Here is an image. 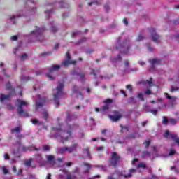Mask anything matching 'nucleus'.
I'll use <instances>...</instances> for the list:
<instances>
[{"mask_svg":"<svg viewBox=\"0 0 179 179\" xmlns=\"http://www.w3.org/2000/svg\"><path fill=\"white\" fill-rule=\"evenodd\" d=\"M116 50H118L120 54L128 55L129 51H131V42L129 39H125L124 36L119 37L116 43Z\"/></svg>","mask_w":179,"mask_h":179,"instance_id":"obj_1","label":"nucleus"},{"mask_svg":"<svg viewBox=\"0 0 179 179\" xmlns=\"http://www.w3.org/2000/svg\"><path fill=\"white\" fill-rule=\"evenodd\" d=\"M6 90H10V94L7 95L1 94L0 95V103L1 106H5V104H6L8 108H9L10 110H13V106H12L10 103H8V102L9 101V100H10V96L16 94V92H15V88L12 87L10 83H8L7 84H6Z\"/></svg>","mask_w":179,"mask_h":179,"instance_id":"obj_2","label":"nucleus"},{"mask_svg":"<svg viewBox=\"0 0 179 179\" xmlns=\"http://www.w3.org/2000/svg\"><path fill=\"white\" fill-rule=\"evenodd\" d=\"M65 86V79L59 81L57 87L55 90L56 92L54 93V101L56 107L59 106V99H62L65 96L64 94V87Z\"/></svg>","mask_w":179,"mask_h":179,"instance_id":"obj_3","label":"nucleus"},{"mask_svg":"<svg viewBox=\"0 0 179 179\" xmlns=\"http://www.w3.org/2000/svg\"><path fill=\"white\" fill-rule=\"evenodd\" d=\"M45 30V27H35V30L28 36L29 41H43L44 40L43 33H44Z\"/></svg>","mask_w":179,"mask_h":179,"instance_id":"obj_4","label":"nucleus"},{"mask_svg":"<svg viewBox=\"0 0 179 179\" xmlns=\"http://www.w3.org/2000/svg\"><path fill=\"white\" fill-rule=\"evenodd\" d=\"M17 113L20 117H29L27 108L29 107V102L21 99H17Z\"/></svg>","mask_w":179,"mask_h":179,"instance_id":"obj_5","label":"nucleus"},{"mask_svg":"<svg viewBox=\"0 0 179 179\" xmlns=\"http://www.w3.org/2000/svg\"><path fill=\"white\" fill-rule=\"evenodd\" d=\"M76 128H78V125H73L67 126V128L64 129L62 125L59 124L57 127H52V131H55L56 132H66L67 135H71L73 131H76Z\"/></svg>","mask_w":179,"mask_h":179,"instance_id":"obj_6","label":"nucleus"},{"mask_svg":"<svg viewBox=\"0 0 179 179\" xmlns=\"http://www.w3.org/2000/svg\"><path fill=\"white\" fill-rule=\"evenodd\" d=\"M120 160H121V156L118 155L116 152H112L111 157L109 159L110 166L117 167L118 164H120Z\"/></svg>","mask_w":179,"mask_h":179,"instance_id":"obj_7","label":"nucleus"},{"mask_svg":"<svg viewBox=\"0 0 179 179\" xmlns=\"http://www.w3.org/2000/svg\"><path fill=\"white\" fill-rule=\"evenodd\" d=\"M34 100L36 111H37L38 108H40V107H43V106H44V104H45V102L47 101V99H45V97H42L41 95H37Z\"/></svg>","mask_w":179,"mask_h":179,"instance_id":"obj_8","label":"nucleus"},{"mask_svg":"<svg viewBox=\"0 0 179 179\" xmlns=\"http://www.w3.org/2000/svg\"><path fill=\"white\" fill-rule=\"evenodd\" d=\"M60 68H61V66L59 65H54L50 66L49 68V72L46 73L47 78H48L50 80H54V76H52L51 73H52V72H55L58 71V69H59Z\"/></svg>","mask_w":179,"mask_h":179,"instance_id":"obj_9","label":"nucleus"},{"mask_svg":"<svg viewBox=\"0 0 179 179\" xmlns=\"http://www.w3.org/2000/svg\"><path fill=\"white\" fill-rule=\"evenodd\" d=\"M76 61H73L71 59V55L69 52H66V60H64L62 62V66H68L69 65H75Z\"/></svg>","mask_w":179,"mask_h":179,"instance_id":"obj_10","label":"nucleus"},{"mask_svg":"<svg viewBox=\"0 0 179 179\" xmlns=\"http://www.w3.org/2000/svg\"><path fill=\"white\" fill-rule=\"evenodd\" d=\"M0 72L1 75L4 76V78H6V79L10 78V73H9V71L6 69L5 64L2 62H0Z\"/></svg>","mask_w":179,"mask_h":179,"instance_id":"obj_11","label":"nucleus"},{"mask_svg":"<svg viewBox=\"0 0 179 179\" xmlns=\"http://www.w3.org/2000/svg\"><path fill=\"white\" fill-rule=\"evenodd\" d=\"M82 90H83L82 88L75 85L73 89L72 92L74 94H77V97L78 99H80V100H83V94H82Z\"/></svg>","mask_w":179,"mask_h":179,"instance_id":"obj_12","label":"nucleus"},{"mask_svg":"<svg viewBox=\"0 0 179 179\" xmlns=\"http://www.w3.org/2000/svg\"><path fill=\"white\" fill-rule=\"evenodd\" d=\"M150 32L151 34L152 41L157 43H159V41H160V36L156 33V29L155 28H151Z\"/></svg>","mask_w":179,"mask_h":179,"instance_id":"obj_13","label":"nucleus"},{"mask_svg":"<svg viewBox=\"0 0 179 179\" xmlns=\"http://www.w3.org/2000/svg\"><path fill=\"white\" fill-rule=\"evenodd\" d=\"M71 73L73 76H78L79 80H81V82L85 80V73L80 72L79 69L73 70Z\"/></svg>","mask_w":179,"mask_h":179,"instance_id":"obj_14","label":"nucleus"},{"mask_svg":"<svg viewBox=\"0 0 179 179\" xmlns=\"http://www.w3.org/2000/svg\"><path fill=\"white\" fill-rule=\"evenodd\" d=\"M113 102V100L111 99H106L104 101L103 103H105V106H103L101 109L100 111L102 113V114H106L108 111V109L110 108V104Z\"/></svg>","mask_w":179,"mask_h":179,"instance_id":"obj_15","label":"nucleus"},{"mask_svg":"<svg viewBox=\"0 0 179 179\" xmlns=\"http://www.w3.org/2000/svg\"><path fill=\"white\" fill-rule=\"evenodd\" d=\"M164 96L168 99V100H170V104L172 106H176L177 103L176 102L177 101V97L176 96H171L169 95L168 93H164Z\"/></svg>","mask_w":179,"mask_h":179,"instance_id":"obj_16","label":"nucleus"},{"mask_svg":"<svg viewBox=\"0 0 179 179\" xmlns=\"http://www.w3.org/2000/svg\"><path fill=\"white\" fill-rule=\"evenodd\" d=\"M23 13V11H20V13L16 15H13L10 17V22L12 23V24H15L16 23V20L19 17H22V16H24Z\"/></svg>","mask_w":179,"mask_h":179,"instance_id":"obj_17","label":"nucleus"},{"mask_svg":"<svg viewBox=\"0 0 179 179\" xmlns=\"http://www.w3.org/2000/svg\"><path fill=\"white\" fill-rule=\"evenodd\" d=\"M122 59H121V55H117V57H110V62L113 64V65H114V66H117V64H118L119 62H121Z\"/></svg>","mask_w":179,"mask_h":179,"instance_id":"obj_18","label":"nucleus"},{"mask_svg":"<svg viewBox=\"0 0 179 179\" xmlns=\"http://www.w3.org/2000/svg\"><path fill=\"white\" fill-rule=\"evenodd\" d=\"M38 152V150H40V148H36L34 146L31 147H22V152Z\"/></svg>","mask_w":179,"mask_h":179,"instance_id":"obj_19","label":"nucleus"},{"mask_svg":"<svg viewBox=\"0 0 179 179\" xmlns=\"http://www.w3.org/2000/svg\"><path fill=\"white\" fill-rule=\"evenodd\" d=\"M140 85H145V86H147V87H150L151 86H153V81L152 78H150L147 80L141 81Z\"/></svg>","mask_w":179,"mask_h":179,"instance_id":"obj_20","label":"nucleus"},{"mask_svg":"<svg viewBox=\"0 0 179 179\" xmlns=\"http://www.w3.org/2000/svg\"><path fill=\"white\" fill-rule=\"evenodd\" d=\"M149 62L152 66H155V65H159L162 63V60L160 59L154 58L152 59H149Z\"/></svg>","mask_w":179,"mask_h":179,"instance_id":"obj_21","label":"nucleus"},{"mask_svg":"<svg viewBox=\"0 0 179 179\" xmlns=\"http://www.w3.org/2000/svg\"><path fill=\"white\" fill-rule=\"evenodd\" d=\"M48 27L49 29H50L51 31H52V33H57L58 31V28L55 27V23L54 22V21H51L48 24Z\"/></svg>","mask_w":179,"mask_h":179,"instance_id":"obj_22","label":"nucleus"},{"mask_svg":"<svg viewBox=\"0 0 179 179\" xmlns=\"http://www.w3.org/2000/svg\"><path fill=\"white\" fill-rule=\"evenodd\" d=\"M121 114L118 112H115V115H110V120H112V121L114 122H117L118 121V120H120L121 118Z\"/></svg>","mask_w":179,"mask_h":179,"instance_id":"obj_23","label":"nucleus"},{"mask_svg":"<svg viewBox=\"0 0 179 179\" xmlns=\"http://www.w3.org/2000/svg\"><path fill=\"white\" fill-rule=\"evenodd\" d=\"M134 173H136V169H131L129 170V173L127 175V174L123 175V177H124V178H129L132 177V174H134Z\"/></svg>","mask_w":179,"mask_h":179,"instance_id":"obj_24","label":"nucleus"},{"mask_svg":"<svg viewBox=\"0 0 179 179\" xmlns=\"http://www.w3.org/2000/svg\"><path fill=\"white\" fill-rule=\"evenodd\" d=\"M83 166L87 167V169L84 171V173L85 174H89V173H90V169H92V164H90L89 163L84 162Z\"/></svg>","mask_w":179,"mask_h":179,"instance_id":"obj_25","label":"nucleus"},{"mask_svg":"<svg viewBox=\"0 0 179 179\" xmlns=\"http://www.w3.org/2000/svg\"><path fill=\"white\" fill-rule=\"evenodd\" d=\"M47 162H48V163H52V164H55V157H54V155H48Z\"/></svg>","mask_w":179,"mask_h":179,"instance_id":"obj_26","label":"nucleus"},{"mask_svg":"<svg viewBox=\"0 0 179 179\" xmlns=\"http://www.w3.org/2000/svg\"><path fill=\"white\" fill-rule=\"evenodd\" d=\"M76 146H78V143L73 144L71 147L68 148L67 147V151L69 153H73V152H75V149H76Z\"/></svg>","mask_w":179,"mask_h":179,"instance_id":"obj_27","label":"nucleus"},{"mask_svg":"<svg viewBox=\"0 0 179 179\" xmlns=\"http://www.w3.org/2000/svg\"><path fill=\"white\" fill-rule=\"evenodd\" d=\"M83 153H85L88 159H90V160H92V155H90V151H89V148H84Z\"/></svg>","mask_w":179,"mask_h":179,"instance_id":"obj_28","label":"nucleus"},{"mask_svg":"<svg viewBox=\"0 0 179 179\" xmlns=\"http://www.w3.org/2000/svg\"><path fill=\"white\" fill-rule=\"evenodd\" d=\"M150 156V152L149 151H143L141 155L142 159H146V157H149Z\"/></svg>","mask_w":179,"mask_h":179,"instance_id":"obj_29","label":"nucleus"},{"mask_svg":"<svg viewBox=\"0 0 179 179\" xmlns=\"http://www.w3.org/2000/svg\"><path fill=\"white\" fill-rule=\"evenodd\" d=\"M31 77L26 76H21V81L22 82H28V80H31Z\"/></svg>","mask_w":179,"mask_h":179,"instance_id":"obj_30","label":"nucleus"},{"mask_svg":"<svg viewBox=\"0 0 179 179\" xmlns=\"http://www.w3.org/2000/svg\"><path fill=\"white\" fill-rule=\"evenodd\" d=\"M59 8H69V4L64 3V1L59 2Z\"/></svg>","mask_w":179,"mask_h":179,"instance_id":"obj_31","label":"nucleus"},{"mask_svg":"<svg viewBox=\"0 0 179 179\" xmlns=\"http://www.w3.org/2000/svg\"><path fill=\"white\" fill-rule=\"evenodd\" d=\"M52 13H54V10L52 9L45 11V15L48 19L50 17V16H51Z\"/></svg>","mask_w":179,"mask_h":179,"instance_id":"obj_32","label":"nucleus"},{"mask_svg":"<svg viewBox=\"0 0 179 179\" xmlns=\"http://www.w3.org/2000/svg\"><path fill=\"white\" fill-rule=\"evenodd\" d=\"M31 122H32L34 125H43V122H38L37 119H32Z\"/></svg>","mask_w":179,"mask_h":179,"instance_id":"obj_33","label":"nucleus"},{"mask_svg":"<svg viewBox=\"0 0 179 179\" xmlns=\"http://www.w3.org/2000/svg\"><path fill=\"white\" fill-rule=\"evenodd\" d=\"M60 138V142H62V143H65V142H67L68 139H69V136H66L65 138L62 137V136H57Z\"/></svg>","mask_w":179,"mask_h":179,"instance_id":"obj_34","label":"nucleus"},{"mask_svg":"<svg viewBox=\"0 0 179 179\" xmlns=\"http://www.w3.org/2000/svg\"><path fill=\"white\" fill-rule=\"evenodd\" d=\"M42 115L43 116V118L45 121L48 119V112L45 110H43L42 112Z\"/></svg>","mask_w":179,"mask_h":179,"instance_id":"obj_35","label":"nucleus"},{"mask_svg":"<svg viewBox=\"0 0 179 179\" xmlns=\"http://www.w3.org/2000/svg\"><path fill=\"white\" fill-rule=\"evenodd\" d=\"M178 90H179L178 87H174V86H171L169 89V92H171V93H174V92H178Z\"/></svg>","mask_w":179,"mask_h":179,"instance_id":"obj_36","label":"nucleus"},{"mask_svg":"<svg viewBox=\"0 0 179 179\" xmlns=\"http://www.w3.org/2000/svg\"><path fill=\"white\" fill-rule=\"evenodd\" d=\"M162 123H163L164 125H169V120H168L167 117L163 116V117H162Z\"/></svg>","mask_w":179,"mask_h":179,"instance_id":"obj_37","label":"nucleus"},{"mask_svg":"<svg viewBox=\"0 0 179 179\" xmlns=\"http://www.w3.org/2000/svg\"><path fill=\"white\" fill-rule=\"evenodd\" d=\"M0 169H1L3 174H5V175L9 174V170H8V169H6V166H0Z\"/></svg>","mask_w":179,"mask_h":179,"instance_id":"obj_38","label":"nucleus"},{"mask_svg":"<svg viewBox=\"0 0 179 179\" xmlns=\"http://www.w3.org/2000/svg\"><path fill=\"white\" fill-rule=\"evenodd\" d=\"M20 128L18 127L11 129L12 134H20Z\"/></svg>","mask_w":179,"mask_h":179,"instance_id":"obj_39","label":"nucleus"},{"mask_svg":"<svg viewBox=\"0 0 179 179\" xmlns=\"http://www.w3.org/2000/svg\"><path fill=\"white\" fill-rule=\"evenodd\" d=\"M120 128L122 131L128 132V131H129V127L128 126H122L120 124Z\"/></svg>","mask_w":179,"mask_h":179,"instance_id":"obj_40","label":"nucleus"},{"mask_svg":"<svg viewBox=\"0 0 179 179\" xmlns=\"http://www.w3.org/2000/svg\"><path fill=\"white\" fill-rule=\"evenodd\" d=\"M36 160L38 163H41V161L43 160V157H41V155L38 154L36 157Z\"/></svg>","mask_w":179,"mask_h":179,"instance_id":"obj_41","label":"nucleus"},{"mask_svg":"<svg viewBox=\"0 0 179 179\" xmlns=\"http://www.w3.org/2000/svg\"><path fill=\"white\" fill-rule=\"evenodd\" d=\"M100 72V69H96V70H92L90 73L91 75H94V78H96V75Z\"/></svg>","mask_w":179,"mask_h":179,"instance_id":"obj_42","label":"nucleus"},{"mask_svg":"<svg viewBox=\"0 0 179 179\" xmlns=\"http://www.w3.org/2000/svg\"><path fill=\"white\" fill-rule=\"evenodd\" d=\"M89 6H92V5H100V2L97 0H94L90 3H88Z\"/></svg>","mask_w":179,"mask_h":179,"instance_id":"obj_43","label":"nucleus"},{"mask_svg":"<svg viewBox=\"0 0 179 179\" xmlns=\"http://www.w3.org/2000/svg\"><path fill=\"white\" fill-rule=\"evenodd\" d=\"M138 99H140L141 101H145V98L143 97V93L140 92L137 95Z\"/></svg>","mask_w":179,"mask_h":179,"instance_id":"obj_44","label":"nucleus"},{"mask_svg":"<svg viewBox=\"0 0 179 179\" xmlns=\"http://www.w3.org/2000/svg\"><path fill=\"white\" fill-rule=\"evenodd\" d=\"M145 111H147L148 113H152L153 115H156V114H157V109H152V110H148V108H146Z\"/></svg>","mask_w":179,"mask_h":179,"instance_id":"obj_45","label":"nucleus"},{"mask_svg":"<svg viewBox=\"0 0 179 179\" xmlns=\"http://www.w3.org/2000/svg\"><path fill=\"white\" fill-rule=\"evenodd\" d=\"M128 102L130 104H135L136 103V100L135 99V98L134 97H130L128 100Z\"/></svg>","mask_w":179,"mask_h":179,"instance_id":"obj_46","label":"nucleus"},{"mask_svg":"<svg viewBox=\"0 0 179 179\" xmlns=\"http://www.w3.org/2000/svg\"><path fill=\"white\" fill-rule=\"evenodd\" d=\"M171 125H176L177 124V120L171 118L169 119V123Z\"/></svg>","mask_w":179,"mask_h":179,"instance_id":"obj_47","label":"nucleus"},{"mask_svg":"<svg viewBox=\"0 0 179 179\" xmlns=\"http://www.w3.org/2000/svg\"><path fill=\"white\" fill-rule=\"evenodd\" d=\"M126 89H127V90H129V93H132V92L134 90V87H132L131 85H127L126 86Z\"/></svg>","mask_w":179,"mask_h":179,"instance_id":"obj_48","label":"nucleus"},{"mask_svg":"<svg viewBox=\"0 0 179 179\" xmlns=\"http://www.w3.org/2000/svg\"><path fill=\"white\" fill-rule=\"evenodd\" d=\"M141 40H143V32L140 33L137 38V41H141Z\"/></svg>","mask_w":179,"mask_h":179,"instance_id":"obj_49","label":"nucleus"},{"mask_svg":"<svg viewBox=\"0 0 179 179\" xmlns=\"http://www.w3.org/2000/svg\"><path fill=\"white\" fill-rule=\"evenodd\" d=\"M75 118H76V117H75L74 115L71 116L70 115H68L66 121H72V120H75Z\"/></svg>","mask_w":179,"mask_h":179,"instance_id":"obj_50","label":"nucleus"},{"mask_svg":"<svg viewBox=\"0 0 179 179\" xmlns=\"http://www.w3.org/2000/svg\"><path fill=\"white\" fill-rule=\"evenodd\" d=\"M146 48L148 50V51H150V52H152L153 51V48H152V46L150 45V43H148L146 45Z\"/></svg>","mask_w":179,"mask_h":179,"instance_id":"obj_51","label":"nucleus"},{"mask_svg":"<svg viewBox=\"0 0 179 179\" xmlns=\"http://www.w3.org/2000/svg\"><path fill=\"white\" fill-rule=\"evenodd\" d=\"M20 58L22 61H24V59H27V54L23 53L22 55H21Z\"/></svg>","mask_w":179,"mask_h":179,"instance_id":"obj_52","label":"nucleus"},{"mask_svg":"<svg viewBox=\"0 0 179 179\" xmlns=\"http://www.w3.org/2000/svg\"><path fill=\"white\" fill-rule=\"evenodd\" d=\"M68 150V147H64L62 149H59V152L62 154H64V153H65L66 150Z\"/></svg>","mask_w":179,"mask_h":179,"instance_id":"obj_53","label":"nucleus"},{"mask_svg":"<svg viewBox=\"0 0 179 179\" xmlns=\"http://www.w3.org/2000/svg\"><path fill=\"white\" fill-rule=\"evenodd\" d=\"M42 149H43L44 152H48V151H50V146H48V145H43L42 147Z\"/></svg>","mask_w":179,"mask_h":179,"instance_id":"obj_54","label":"nucleus"},{"mask_svg":"<svg viewBox=\"0 0 179 179\" xmlns=\"http://www.w3.org/2000/svg\"><path fill=\"white\" fill-rule=\"evenodd\" d=\"M25 166H27V167H30V166H31V159H29L25 162Z\"/></svg>","mask_w":179,"mask_h":179,"instance_id":"obj_55","label":"nucleus"},{"mask_svg":"<svg viewBox=\"0 0 179 179\" xmlns=\"http://www.w3.org/2000/svg\"><path fill=\"white\" fill-rule=\"evenodd\" d=\"M96 150H97L98 152H103V150H104V147L103 146L96 147Z\"/></svg>","mask_w":179,"mask_h":179,"instance_id":"obj_56","label":"nucleus"},{"mask_svg":"<svg viewBox=\"0 0 179 179\" xmlns=\"http://www.w3.org/2000/svg\"><path fill=\"white\" fill-rule=\"evenodd\" d=\"M82 33L80 31H75L72 33V37H74V36H78V34H81Z\"/></svg>","mask_w":179,"mask_h":179,"instance_id":"obj_57","label":"nucleus"},{"mask_svg":"<svg viewBox=\"0 0 179 179\" xmlns=\"http://www.w3.org/2000/svg\"><path fill=\"white\" fill-rule=\"evenodd\" d=\"M138 167H141L142 169H146V164L141 162L138 164Z\"/></svg>","mask_w":179,"mask_h":179,"instance_id":"obj_58","label":"nucleus"},{"mask_svg":"<svg viewBox=\"0 0 179 179\" xmlns=\"http://www.w3.org/2000/svg\"><path fill=\"white\" fill-rule=\"evenodd\" d=\"M143 144L145 145V148H149V145H150V141H145Z\"/></svg>","mask_w":179,"mask_h":179,"instance_id":"obj_59","label":"nucleus"},{"mask_svg":"<svg viewBox=\"0 0 179 179\" xmlns=\"http://www.w3.org/2000/svg\"><path fill=\"white\" fill-rule=\"evenodd\" d=\"M17 176H23V169H20L18 170V172H17Z\"/></svg>","mask_w":179,"mask_h":179,"instance_id":"obj_60","label":"nucleus"},{"mask_svg":"<svg viewBox=\"0 0 179 179\" xmlns=\"http://www.w3.org/2000/svg\"><path fill=\"white\" fill-rule=\"evenodd\" d=\"M87 39L86 38H83L82 39L78 41V44H82V43H85Z\"/></svg>","mask_w":179,"mask_h":179,"instance_id":"obj_61","label":"nucleus"},{"mask_svg":"<svg viewBox=\"0 0 179 179\" xmlns=\"http://www.w3.org/2000/svg\"><path fill=\"white\" fill-rule=\"evenodd\" d=\"M169 156H173L174 155H176V150H171L169 153Z\"/></svg>","mask_w":179,"mask_h":179,"instance_id":"obj_62","label":"nucleus"},{"mask_svg":"<svg viewBox=\"0 0 179 179\" xmlns=\"http://www.w3.org/2000/svg\"><path fill=\"white\" fill-rule=\"evenodd\" d=\"M35 73H36V76H38L39 75H42L43 71L41 70H39V71H36Z\"/></svg>","mask_w":179,"mask_h":179,"instance_id":"obj_63","label":"nucleus"},{"mask_svg":"<svg viewBox=\"0 0 179 179\" xmlns=\"http://www.w3.org/2000/svg\"><path fill=\"white\" fill-rule=\"evenodd\" d=\"M11 40L13 41H16V40H17V36L15 35V36H11Z\"/></svg>","mask_w":179,"mask_h":179,"instance_id":"obj_64","label":"nucleus"}]
</instances>
